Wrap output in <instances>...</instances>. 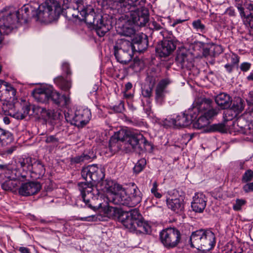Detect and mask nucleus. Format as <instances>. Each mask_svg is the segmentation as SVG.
I'll use <instances>...</instances> for the list:
<instances>
[{"instance_id": "1", "label": "nucleus", "mask_w": 253, "mask_h": 253, "mask_svg": "<svg viewBox=\"0 0 253 253\" xmlns=\"http://www.w3.org/2000/svg\"><path fill=\"white\" fill-rule=\"evenodd\" d=\"M145 0H120L114 3V13L118 14L116 25L120 35L131 37L134 26H144L149 21V11L143 5Z\"/></svg>"}, {"instance_id": "2", "label": "nucleus", "mask_w": 253, "mask_h": 253, "mask_svg": "<svg viewBox=\"0 0 253 253\" xmlns=\"http://www.w3.org/2000/svg\"><path fill=\"white\" fill-rule=\"evenodd\" d=\"M81 174L86 181L80 182L78 185L83 201L88 208L95 210L101 207V203L97 202L99 192L96 187L93 186L91 182H97L104 178V170L96 165H89L83 169Z\"/></svg>"}, {"instance_id": "3", "label": "nucleus", "mask_w": 253, "mask_h": 253, "mask_svg": "<svg viewBox=\"0 0 253 253\" xmlns=\"http://www.w3.org/2000/svg\"><path fill=\"white\" fill-rule=\"evenodd\" d=\"M33 11V9L31 5L25 4L17 11L3 14L0 17V33L8 34L13 29V25L21 20H26Z\"/></svg>"}, {"instance_id": "4", "label": "nucleus", "mask_w": 253, "mask_h": 253, "mask_svg": "<svg viewBox=\"0 0 253 253\" xmlns=\"http://www.w3.org/2000/svg\"><path fill=\"white\" fill-rule=\"evenodd\" d=\"M64 8L56 0H46L39 6L36 12L37 19L44 22L56 20L64 12Z\"/></svg>"}, {"instance_id": "5", "label": "nucleus", "mask_w": 253, "mask_h": 253, "mask_svg": "<svg viewBox=\"0 0 253 253\" xmlns=\"http://www.w3.org/2000/svg\"><path fill=\"white\" fill-rule=\"evenodd\" d=\"M190 241L192 248L204 251H209L215 244V236L211 231L201 229L192 232Z\"/></svg>"}, {"instance_id": "6", "label": "nucleus", "mask_w": 253, "mask_h": 253, "mask_svg": "<svg viewBox=\"0 0 253 253\" xmlns=\"http://www.w3.org/2000/svg\"><path fill=\"white\" fill-rule=\"evenodd\" d=\"M127 196L124 189V194L117 195L114 199V204L134 207L139 204L142 200V193L134 183H131L127 188Z\"/></svg>"}, {"instance_id": "7", "label": "nucleus", "mask_w": 253, "mask_h": 253, "mask_svg": "<svg viewBox=\"0 0 253 253\" xmlns=\"http://www.w3.org/2000/svg\"><path fill=\"white\" fill-rule=\"evenodd\" d=\"M114 54L117 61L123 64L129 62L133 57V45L128 40H118L114 46Z\"/></svg>"}, {"instance_id": "8", "label": "nucleus", "mask_w": 253, "mask_h": 253, "mask_svg": "<svg viewBox=\"0 0 253 253\" xmlns=\"http://www.w3.org/2000/svg\"><path fill=\"white\" fill-rule=\"evenodd\" d=\"M64 115L68 123L78 127H83L86 125L91 116L90 110L83 107H80L75 112L68 109L65 112Z\"/></svg>"}, {"instance_id": "9", "label": "nucleus", "mask_w": 253, "mask_h": 253, "mask_svg": "<svg viewBox=\"0 0 253 253\" xmlns=\"http://www.w3.org/2000/svg\"><path fill=\"white\" fill-rule=\"evenodd\" d=\"M164 40L156 48V51L161 57H166L170 55L176 49L177 41L171 37V32L163 30L160 32Z\"/></svg>"}, {"instance_id": "10", "label": "nucleus", "mask_w": 253, "mask_h": 253, "mask_svg": "<svg viewBox=\"0 0 253 253\" xmlns=\"http://www.w3.org/2000/svg\"><path fill=\"white\" fill-rule=\"evenodd\" d=\"M0 170L2 171L6 179L1 182V186L5 191H11L19 183L18 180L19 175H17L15 170L13 169L12 165H0Z\"/></svg>"}, {"instance_id": "11", "label": "nucleus", "mask_w": 253, "mask_h": 253, "mask_svg": "<svg viewBox=\"0 0 253 253\" xmlns=\"http://www.w3.org/2000/svg\"><path fill=\"white\" fill-rule=\"evenodd\" d=\"M126 145H130L134 151L140 152L147 149V146L151 147V143L141 133H130L125 130Z\"/></svg>"}, {"instance_id": "12", "label": "nucleus", "mask_w": 253, "mask_h": 253, "mask_svg": "<svg viewBox=\"0 0 253 253\" xmlns=\"http://www.w3.org/2000/svg\"><path fill=\"white\" fill-rule=\"evenodd\" d=\"M160 238L161 243L166 248L172 249L179 243L181 234L175 228H168L160 232Z\"/></svg>"}, {"instance_id": "13", "label": "nucleus", "mask_w": 253, "mask_h": 253, "mask_svg": "<svg viewBox=\"0 0 253 253\" xmlns=\"http://www.w3.org/2000/svg\"><path fill=\"white\" fill-rule=\"evenodd\" d=\"M196 116L190 114L189 115L185 113H181L175 116L167 117L163 121L164 126L167 127H173L175 128H179L189 126L192 122L193 119Z\"/></svg>"}, {"instance_id": "14", "label": "nucleus", "mask_w": 253, "mask_h": 253, "mask_svg": "<svg viewBox=\"0 0 253 253\" xmlns=\"http://www.w3.org/2000/svg\"><path fill=\"white\" fill-rule=\"evenodd\" d=\"M88 24L94 26L96 33L99 37H103L109 30V25L104 22L103 17L100 14L96 15L94 10L91 9L84 20Z\"/></svg>"}, {"instance_id": "15", "label": "nucleus", "mask_w": 253, "mask_h": 253, "mask_svg": "<svg viewBox=\"0 0 253 253\" xmlns=\"http://www.w3.org/2000/svg\"><path fill=\"white\" fill-rule=\"evenodd\" d=\"M33 113L40 117L46 123L53 124L55 121L60 119L61 113L53 110L47 109L38 105H34L32 107Z\"/></svg>"}, {"instance_id": "16", "label": "nucleus", "mask_w": 253, "mask_h": 253, "mask_svg": "<svg viewBox=\"0 0 253 253\" xmlns=\"http://www.w3.org/2000/svg\"><path fill=\"white\" fill-rule=\"evenodd\" d=\"M140 215L139 211L134 209L129 212H125L121 214L119 219L126 228L131 232H134Z\"/></svg>"}, {"instance_id": "17", "label": "nucleus", "mask_w": 253, "mask_h": 253, "mask_svg": "<svg viewBox=\"0 0 253 253\" xmlns=\"http://www.w3.org/2000/svg\"><path fill=\"white\" fill-rule=\"evenodd\" d=\"M125 130H120L111 137L109 141V148L112 154H115L120 150L127 152L126 142L125 140Z\"/></svg>"}, {"instance_id": "18", "label": "nucleus", "mask_w": 253, "mask_h": 253, "mask_svg": "<svg viewBox=\"0 0 253 253\" xmlns=\"http://www.w3.org/2000/svg\"><path fill=\"white\" fill-rule=\"evenodd\" d=\"M102 190L107 192L109 201L114 204V199L117 196L122 193L124 194V188L122 185L119 184L111 179H105L101 183Z\"/></svg>"}, {"instance_id": "19", "label": "nucleus", "mask_w": 253, "mask_h": 253, "mask_svg": "<svg viewBox=\"0 0 253 253\" xmlns=\"http://www.w3.org/2000/svg\"><path fill=\"white\" fill-rule=\"evenodd\" d=\"M41 186L38 182H29L23 183L19 187V194L23 196H29L37 193L41 189Z\"/></svg>"}, {"instance_id": "20", "label": "nucleus", "mask_w": 253, "mask_h": 253, "mask_svg": "<svg viewBox=\"0 0 253 253\" xmlns=\"http://www.w3.org/2000/svg\"><path fill=\"white\" fill-rule=\"evenodd\" d=\"M169 79L162 80L157 84L155 90V100L157 103L162 105L165 101L166 88L168 85L170 83Z\"/></svg>"}, {"instance_id": "21", "label": "nucleus", "mask_w": 253, "mask_h": 253, "mask_svg": "<svg viewBox=\"0 0 253 253\" xmlns=\"http://www.w3.org/2000/svg\"><path fill=\"white\" fill-rule=\"evenodd\" d=\"M207 201V198L203 193L200 192L195 193L191 203L193 210L196 212H203L206 207Z\"/></svg>"}, {"instance_id": "22", "label": "nucleus", "mask_w": 253, "mask_h": 253, "mask_svg": "<svg viewBox=\"0 0 253 253\" xmlns=\"http://www.w3.org/2000/svg\"><path fill=\"white\" fill-rule=\"evenodd\" d=\"M50 93L49 100H51L53 103L58 106H66L70 103V98L61 94L55 90L52 86H50Z\"/></svg>"}, {"instance_id": "23", "label": "nucleus", "mask_w": 253, "mask_h": 253, "mask_svg": "<svg viewBox=\"0 0 253 253\" xmlns=\"http://www.w3.org/2000/svg\"><path fill=\"white\" fill-rule=\"evenodd\" d=\"M50 92V86H49L34 89L32 92V95L37 101L43 103L49 101Z\"/></svg>"}, {"instance_id": "24", "label": "nucleus", "mask_w": 253, "mask_h": 253, "mask_svg": "<svg viewBox=\"0 0 253 253\" xmlns=\"http://www.w3.org/2000/svg\"><path fill=\"white\" fill-rule=\"evenodd\" d=\"M16 90L11 84H6V88L3 91H0V100L7 102H14L17 100Z\"/></svg>"}, {"instance_id": "25", "label": "nucleus", "mask_w": 253, "mask_h": 253, "mask_svg": "<svg viewBox=\"0 0 253 253\" xmlns=\"http://www.w3.org/2000/svg\"><path fill=\"white\" fill-rule=\"evenodd\" d=\"M193 107V112L194 113L198 112L199 115L205 111L206 110L209 109L211 106L213 105L212 101L208 98L198 99L194 104Z\"/></svg>"}, {"instance_id": "26", "label": "nucleus", "mask_w": 253, "mask_h": 253, "mask_svg": "<svg viewBox=\"0 0 253 253\" xmlns=\"http://www.w3.org/2000/svg\"><path fill=\"white\" fill-rule=\"evenodd\" d=\"M101 202V196L99 195V200L97 201V202H100L102 204ZM99 209H102V211L104 212L105 216L110 218H114L118 217L120 218L121 215V211L119 209L116 207L110 206L109 205H107L103 208H102L101 205L100 207L97 208L95 210H94L93 209H91L94 211H96V210Z\"/></svg>"}, {"instance_id": "27", "label": "nucleus", "mask_w": 253, "mask_h": 253, "mask_svg": "<svg viewBox=\"0 0 253 253\" xmlns=\"http://www.w3.org/2000/svg\"><path fill=\"white\" fill-rule=\"evenodd\" d=\"M215 101L221 109H226L230 107L232 99L228 94L221 93L215 96Z\"/></svg>"}, {"instance_id": "28", "label": "nucleus", "mask_w": 253, "mask_h": 253, "mask_svg": "<svg viewBox=\"0 0 253 253\" xmlns=\"http://www.w3.org/2000/svg\"><path fill=\"white\" fill-rule=\"evenodd\" d=\"M167 204L168 207L175 212L182 211L184 209L183 200L179 198L167 199Z\"/></svg>"}, {"instance_id": "29", "label": "nucleus", "mask_w": 253, "mask_h": 253, "mask_svg": "<svg viewBox=\"0 0 253 253\" xmlns=\"http://www.w3.org/2000/svg\"><path fill=\"white\" fill-rule=\"evenodd\" d=\"M31 170L32 173L35 174L36 178H40L44 174L45 169L41 161L35 159Z\"/></svg>"}, {"instance_id": "30", "label": "nucleus", "mask_w": 253, "mask_h": 253, "mask_svg": "<svg viewBox=\"0 0 253 253\" xmlns=\"http://www.w3.org/2000/svg\"><path fill=\"white\" fill-rule=\"evenodd\" d=\"M192 115H195L196 116V118L195 119H193L192 121L193 127L197 129H201L204 128L210 124V120L204 117L202 115H199L198 113H194Z\"/></svg>"}, {"instance_id": "31", "label": "nucleus", "mask_w": 253, "mask_h": 253, "mask_svg": "<svg viewBox=\"0 0 253 253\" xmlns=\"http://www.w3.org/2000/svg\"><path fill=\"white\" fill-rule=\"evenodd\" d=\"M175 62L181 69L188 68L191 65V62L188 60V55L183 52H179L177 53L175 58Z\"/></svg>"}, {"instance_id": "32", "label": "nucleus", "mask_w": 253, "mask_h": 253, "mask_svg": "<svg viewBox=\"0 0 253 253\" xmlns=\"http://www.w3.org/2000/svg\"><path fill=\"white\" fill-rule=\"evenodd\" d=\"M13 140V136L10 132L0 128V147L8 145Z\"/></svg>"}, {"instance_id": "33", "label": "nucleus", "mask_w": 253, "mask_h": 253, "mask_svg": "<svg viewBox=\"0 0 253 253\" xmlns=\"http://www.w3.org/2000/svg\"><path fill=\"white\" fill-rule=\"evenodd\" d=\"M134 231L137 234H148L151 232L150 225L142 220L141 215H140V218L137 221Z\"/></svg>"}, {"instance_id": "34", "label": "nucleus", "mask_w": 253, "mask_h": 253, "mask_svg": "<svg viewBox=\"0 0 253 253\" xmlns=\"http://www.w3.org/2000/svg\"><path fill=\"white\" fill-rule=\"evenodd\" d=\"M244 108V101L242 100L241 98H239L233 102L231 108L229 110H227L225 114H228L229 115L230 113L233 111L235 114H232V116H233L234 115L236 116L238 114H240L243 110Z\"/></svg>"}, {"instance_id": "35", "label": "nucleus", "mask_w": 253, "mask_h": 253, "mask_svg": "<svg viewBox=\"0 0 253 253\" xmlns=\"http://www.w3.org/2000/svg\"><path fill=\"white\" fill-rule=\"evenodd\" d=\"M54 83L62 90L68 91L72 86L70 81L65 80L62 76H59L54 79Z\"/></svg>"}, {"instance_id": "36", "label": "nucleus", "mask_w": 253, "mask_h": 253, "mask_svg": "<svg viewBox=\"0 0 253 253\" xmlns=\"http://www.w3.org/2000/svg\"><path fill=\"white\" fill-rule=\"evenodd\" d=\"M34 159L35 158H32L31 157H25L20 159L19 163L20 164V167L23 170H31Z\"/></svg>"}, {"instance_id": "37", "label": "nucleus", "mask_w": 253, "mask_h": 253, "mask_svg": "<svg viewBox=\"0 0 253 253\" xmlns=\"http://www.w3.org/2000/svg\"><path fill=\"white\" fill-rule=\"evenodd\" d=\"M91 157L87 154H82L81 155L77 156L71 158L70 162L72 165L81 164L87 161H90Z\"/></svg>"}, {"instance_id": "38", "label": "nucleus", "mask_w": 253, "mask_h": 253, "mask_svg": "<svg viewBox=\"0 0 253 253\" xmlns=\"http://www.w3.org/2000/svg\"><path fill=\"white\" fill-rule=\"evenodd\" d=\"M218 113V109L216 107L212 105L209 109L206 110L205 111H204L200 114L210 120V119L216 116Z\"/></svg>"}, {"instance_id": "39", "label": "nucleus", "mask_w": 253, "mask_h": 253, "mask_svg": "<svg viewBox=\"0 0 253 253\" xmlns=\"http://www.w3.org/2000/svg\"><path fill=\"white\" fill-rule=\"evenodd\" d=\"M192 25L193 28L197 31L203 33L206 32V26L202 23V21L200 19H197L193 21Z\"/></svg>"}, {"instance_id": "40", "label": "nucleus", "mask_w": 253, "mask_h": 253, "mask_svg": "<svg viewBox=\"0 0 253 253\" xmlns=\"http://www.w3.org/2000/svg\"><path fill=\"white\" fill-rule=\"evenodd\" d=\"M146 160L144 159L139 160L133 168V171L136 173L140 172L144 168Z\"/></svg>"}, {"instance_id": "41", "label": "nucleus", "mask_w": 253, "mask_h": 253, "mask_svg": "<svg viewBox=\"0 0 253 253\" xmlns=\"http://www.w3.org/2000/svg\"><path fill=\"white\" fill-rule=\"evenodd\" d=\"M253 178V171L250 169L247 170L242 177L243 183H248Z\"/></svg>"}, {"instance_id": "42", "label": "nucleus", "mask_w": 253, "mask_h": 253, "mask_svg": "<svg viewBox=\"0 0 253 253\" xmlns=\"http://www.w3.org/2000/svg\"><path fill=\"white\" fill-rule=\"evenodd\" d=\"M245 200L242 199H237L235 203L233 206V209L235 211H239L242 209V207L246 204Z\"/></svg>"}, {"instance_id": "43", "label": "nucleus", "mask_w": 253, "mask_h": 253, "mask_svg": "<svg viewBox=\"0 0 253 253\" xmlns=\"http://www.w3.org/2000/svg\"><path fill=\"white\" fill-rule=\"evenodd\" d=\"M45 142L46 143H50L53 146H57L59 143V139L55 135H47L45 137Z\"/></svg>"}, {"instance_id": "44", "label": "nucleus", "mask_w": 253, "mask_h": 253, "mask_svg": "<svg viewBox=\"0 0 253 253\" xmlns=\"http://www.w3.org/2000/svg\"><path fill=\"white\" fill-rule=\"evenodd\" d=\"M244 24L253 29V11L250 14L245 17L244 19Z\"/></svg>"}, {"instance_id": "45", "label": "nucleus", "mask_w": 253, "mask_h": 253, "mask_svg": "<svg viewBox=\"0 0 253 253\" xmlns=\"http://www.w3.org/2000/svg\"><path fill=\"white\" fill-rule=\"evenodd\" d=\"M137 44L138 50L139 51L142 52L147 48L148 46V42L146 39H141L137 42Z\"/></svg>"}, {"instance_id": "46", "label": "nucleus", "mask_w": 253, "mask_h": 253, "mask_svg": "<svg viewBox=\"0 0 253 253\" xmlns=\"http://www.w3.org/2000/svg\"><path fill=\"white\" fill-rule=\"evenodd\" d=\"M62 7L64 8V10H66V8L67 9L65 12L64 11L63 12L65 17L69 20H71L72 18V14H73V11H75V7L72 8L69 6L64 5H63Z\"/></svg>"}, {"instance_id": "47", "label": "nucleus", "mask_w": 253, "mask_h": 253, "mask_svg": "<svg viewBox=\"0 0 253 253\" xmlns=\"http://www.w3.org/2000/svg\"><path fill=\"white\" fill-rule=\"evenodd\" d=\"M157 77L154 75H148L146 78V82L148 84V86L153 87L156 83Z\"/></svg>"}, {"instance_id": "48", "label": "nucleus", "mask_w": 253, "mask_h": 253, "mask_svg": "<svg viewBox=\"0 0 253 253\" xmlns=\"http://www.w3.org/2000/svg\"><path fill=\"white\" fill-rule=\"evenodd\" d=\"M153 87L151 86L144 87L142 90V94L144 97L149 98L152 94V90Z\"/></svg>"}, {"instance_id": "49", "label": "nucleus", "mask_w": 253, "mask_h": 253, "mask_svg": "<svg viewBox=\"0 0 253 253\" xmlns=\"http://www.w3.org/2000/svg\"><path fill=\"white\" fill-rule=\"evenodd\" d=\"M251 63L247 62H243L240 64V69L244 72H248L251 68Z\"/></svg>"}, {"instance_id": "50", "label": "nucleus", "mask_w": 253, "mask_h": 253, "mask_svg": "<svg viewBox=\"0 0 253 253\" xmlns=\"http://www.w3.org/2000/svg\"><path fill=\"white\" fill-rule=\"evenodd\" d=\"M243 189L247 193L253 192V182L247 183L243 186Z\"/></svg>"}, {"instance_id": "51", "label": "nucleus", "mask_w": 253, "mask_h": 253, "mask_svg": "<svg viewBox=\"0 0 253 253\" xmlns=\"http://www.w3.org/2000/svg\"><path fill=\"white\" fill-rule=\"evenodd\" d=\"M240 61V57L236 54L232 53L231 56V64L233 66L238 65Z\"/></svg>"}, {"instance_id": "52", "label": "nucleus", "mask_w": 253, "mask_h": 253, "mask_svg": "<svg viewBox=\"0 0 253 253\" xmlns=\"http://www.w3.org/2000/svg\"><path fill=\"white\" fill-rule=\"evenodd\" d=\"M244 116H247L249 121H253V107H250L248 111L247 110L244 114Z\"/></svg>"}, {"instance_id": "53", "label": "nucleus", "mask_w": 253, "mask_h": 253, "mask_svg": "<svg viewBox=\"0 0 253 253\" xmlns=\"http://www.w3.org/2000/svg\"><path fill=\"white\" fill-rule=\"evenodd\" d=\"M62 69L67 75H70L71 74L70 65L68 63H63L62 65Z\"/></svg>"}, {"instance_id": "54", "label": "nucleus", "mask_w": 253, "mask_h": 253, "mask_svg": "<svg viewBox=\"0 0 253 253\" xmlns=\"http://www.w3.org/2000/svg\"><path fill=\"white\" fill-rule=\"evenodd\" d=\"M252 92L253 91H251L249 93L248 98L247 99V102L250 106V107H253V96L251 95Z\"/></svg>"}, {"instance_id": "55", "label": "nucleus", "mask_w": 253, "mask_h": 253, "mask_svg": "<svg viewBox=\"0 0 253 253\" xmlns=\"http://www.w3.org/2000/svg\"><path fill=\"white\" fill-rule=\"evenodd\" d=\"M151 28L155 29L156 30H161L162 27V26L158 23L156 21H152L151 23Z\"/></svg>"}, {"instance_id": "56", "label": "nucleus", "mask_w": 253, "mask_h": 253, "mask_svg": "<svg viewBox=\"0 0 253 253\" xmlns=\"http://www.w3.org/2000/svg\"><path fill=\"white\" fill-rule=\"evenodd\" d=\"M13 117L18 120H22L25 118L24 114L22 112H16L13 115Z\"/></svg>"}, {"instance_id": "57", "label": "nucleus", "mask_w": 253, "mask_h": 253, "mask_svg": "<svg viewBox=\"0 0 253 253\" xmlns=\"http://www.w3.org/2000/svg\"><path fill=\"white\" fill-rule=\"evenodd\" d=\"M95 215H90L87 217H83L80 218L82 221H93L96 219Z\"/></svg>"}, {"instance_id": "58", "label": "nucleus", "mask_w": 253, "mask_h": 253, "mask_svg": "<svg viewBox=\"0 0 253 253\" xmlns=\"http://www.w3.org/2000/svg\"><path fill=\"white\" fill-rule=\"evenodd\" d=\"M234 66L233 64H231L229 63H227L225 65L224 67L226 69L227 72L229 73H231L233 71V69L234 68Z\"/></svg>"}, {"instance_id": "59", "label": "nucleus", "mask_w": 253, "mask_h": 253, "mask_svg": "<svg viewBox=\"0 0 253 253\" xmlns=\"http://www.w3.org/2000/svg\"><path fill=\"white\" fill-rule=\"evenodd\" d=\"M22 109L23 111V114H24V116L26 117V116L29 114L30 109H31V107L30 106L25 105V106H24L23 107Z\"/></svg>"}, {"instance_id": "60", "label": "nucleus", "mask_w": 253, "mask_h": 253, "mask_svg": "<svg viewBox=\"0 0 253 253\" xmlns=\"http://www.w3.org/2000/svg\"><path fill=\"white\" fill-rule=\"evenodd\" d=\"M19 251L21 253H30V250L24 247H21L19 248Z\"/></svg>"}, {"instance_id": "61", "label": "nucleus", "mask_w": 253, "mask_h": 253, "mask_svg": "<svg viewBox=\"0 0 253 253\" xmlns=\"http://www.w3.org/2000/svg\"><path fill=\"white\" fill-rule=\"evenodd\" d=\"M237 7L239 11L240 12L241 16L242 17H246V16H245L244 7L242 5H238Z\"/></svg>"}, {"instance_id": "62", "label": "nucleus", "mask_w": 253, "mask_h": 253, "mask_svg": "<svg viewBox=\"0 0 253 253\" xmlns=\"http://www.w3.org/2000/svg\"><path fill=\"white\" fill-rule=\"evenodd\" d=\"M214 128L216 130L222 131L224 130V126L222 125H216L214 126Z\"/></svg>"}, {"instance_id": "63", "label": "nucleus", "mask_w": 253, "mask_h": 253, "mask_svg": "<svg viewBox=\"0 0 253 253\" xmlns=\"http://www.w3.org/2000/svg\"><path fill=\"white\" fill-rule=\"evenodd\" d=\"M158 183L156 181H155L154 182H153V187L152 188H151V193H153L155 191H158Z\"/></svg>"}, {"instance_id": "64", "label": "nucleus", "mask_w": 253, "mask_h": 253, "mask_svg": "<svg viewBox=\"0 0 253 253\" xmlns=\"http://www.w3.org/2000/svg\"><path fill=\"white\" fill-rule=\"evenodd\" d=\"M79 12L80 13V14L83 17V19L84 20L85 18L86 15L88 14L86 12V10L85 9H83L81 11H79Z\"/></svg>"}]
</instances>
